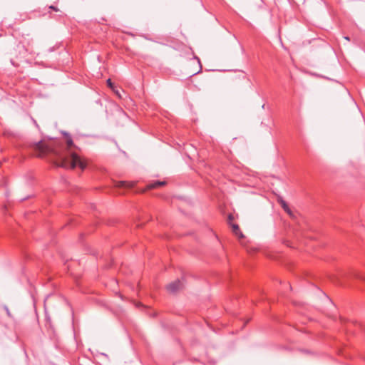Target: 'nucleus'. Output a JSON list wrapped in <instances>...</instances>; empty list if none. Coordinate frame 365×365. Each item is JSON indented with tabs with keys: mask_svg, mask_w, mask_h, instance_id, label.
<instances>
[{
	"mask_svg": "<svg viewBox=\"0 0 365 365\" xmlns=\"http://www.w3.org/2000/svg\"><path fill=\"white\" fill-rule=\"evenodd\" d=\"M182 282L180 279H177L167 286V289L170 293H175L182 287Z\"/></svg>",
	"mask_w": 365,
	"mask_h": 365,
	"instance_id": "obj_3",
	"label": "nucleus"
},
{
	"mask_svg": "<svg viewBox=\"0 0 365 365\" xmlns=\"http://www.w3.org/2000/svg\"><path fill=\"white\" fill-rule=\"evenodd\" d=\"M32 149L36 153V155L39 158H42L49 150L48 147L42 141L34 143L32 145Z\"/></svg>",
	"mask_w": 365,
	"mask_h": 365,
	"instance_id": "obj_2",
	"label": "nucleus"
},
{
	"mask_svg": "<svg viewBox=\"0 0 365 365\" xmlns=\"http://www.w3.org/2000/svg\"><path fill=\"white\" fill-rule=\"evenodd\" d=\"M344 38L346 40V41H350V38L349 36H344Z\"/></svg>",
	"mask_w": 365,
	"mask_h": 365,
	"instance_id": "obj_13",
	"label": "nucleus"
},
{
	"mask_svg": "<svg viewBox=\"0 0 365 365\" xmlns=\"http://www.w3.org/2000/svg\"><path fill=\"white\" fill-rule=\"evenodd\" d=\"M6 313L9 316L10 315V312H9V310L7 307H6Z\"/></svg>",
	"mask_w": 365,
	"mask_h": 365,
	"instance_id": "obj_11",
	"label": "nucleus"
},
{
	"mask_svg": "<svg viewBox=\"0 0 365 365\" xmlns=\"http://www.w3.org/2000/svg\"><path fill=\"white\" fill-rule=\"evenodd\" d=\"M49 8H50V9H53V10H54V11H57L58 10V9L56 7H55L54 6H51Z\"/></svg>",
	"mask_w": 365,
	"mask_h": 365,
	"instance_id": "obj_10",
	"label": "nucleus"
},
{
	"mask_svg": "<svg viewBox=\"0 0 365 365\" xmlns=\"http://www.w3.org/2000/svg\"><path fill=\"white\" fill-rule=\"evenodd\" d=\"M134 185V182L128 181H118L116 182L115 186L117 187H131Z\"/></svg>",
	"mask_w": 365,
	"mask_h": 365,
	"instance_id": "obj_5",
	"label": "nucleus"
},
{
	"mask_svg": "<svg viewBox=\"0 0 365 365\" xmlns=\"http://www.w3.org/2000/svg\"><path fill=\"white\" fill-rule=\"evenodd\" d=\"M278 202L281 205L283 210L292 218L295 217V215L290 210L287 202L281 197H279L277 199Z\"/></svg>",
	"mask_w": 365,
	"mask_h": 365,
	"instance_id": "obj_4",
	"label": "nucleus"
},
{
	"mask_svg": "<svg viewBox=\"0 0 365 365\" xmlns=\"http://www.w3.org/2000/svg\"><path fill=\"white\" fill-rule=\"evenodd\" d=\"M230 225H231V227L232 228L233 233L236 236H237L240 238H243L244 237V235H243L242 232L240 230V227H239L238 225H237V224H231Z\"/></svg>",
	"mask_w": 365,
	"mask_h": 365,
	"instance_id": "obj_6",
	"label": "nucleus"
},
{
	"mask_svg": "<svg viewBox=\"0 0 365 365\" xmlns=\"http://www.w3.org/2000/svg\"><path fill=\"white\" fill-rule=\"evenodd\" d=\"M67 149L64 153L59 155L57 166L64 168L73 169L76 167L84 170L86 167V163L73 151L72 148L74 146L73 142L71 138L66 140Z\"/></svg>",
	"mask_w": 365,
	"mask_h": 365,
	"instance_id": "obj_1",
	"label": "nucleus"
},
{
	"mask_svg": "<svg viewBox=\"0 0 365 365\" xmlns=\"http://www.w3.org/2000/svg\"><path fill=\"white\" fill-rule=\"evenodd\" d=\"M53 50H54V47H51V48H50L48 49V51H49V52H51V51H53Z\"/></svg>",
	"mask_w": 365,
	"mask_h": 365,
	"instance_id": "obj_12",
	"label": "nucleus"
},
{
	"mask_svg": "<svg viewBox=\"0 0 365 365\" xmlns=\"http://www.w3.org/2000/svg\"><path fill=\"white\" fill-rule=\"evenodd\" d=\"M165 184H166L165 181L157 180V181H155L154 182L148 184L147 185V187H148V189H153V188H156V187L165 185Z\"/></svg>",
	"mask_w": 365,
	"mask_h": 365,
	"instance_id": "obj_7",
	"label": "nucleus"
},
{
	"mask_svg": "<svg viewBox=\"0 0 365 365\" xmlns=\"http://www.w3.org/2000/svg\"><path fill=\"white\" fill-rule=\"evenodd\" d=\"M233 219H234L233 216L231 214H230L228 215V218H227V222L230 225H231V222L233 220Z\"/></svg>",
	"mask_w": 365,
	"mask_h": 365,
	"instance_id": "obj_9",
	"label": "nucleus"
},
{
	"mask_svg": "<svg viewBox=\"0 0 365 365\" xmlns=\"http://www.w3.org/2000/svg\"><path fill=\"white\" fill-rule=\"evenodd\" d=\"M34 123L36 124V126H38L37 123H36V120H34Z\"/></svg>",
	"mask_w": 365,
	"mask_h": 365,
	"instance_id": "obj_14",
	"label": "nucleus"
},
{
	"mask_svg": "<svg viewBox=\"0 0 365 365\" xmlns=\"http://www.w3.org/2000/svg\"><path fill=\"white\" fill-rule=\"evenodd\" d=\"M106 83H107V86H108L109 88H110L113 89V88H114V84L113 83V82L111 81V80H110V78L107 80Z\"/></svg>",
	"mask_w": 365,
	"mask_h": 365,
	"instance_id": "obj_8",
	"label": "nucleus"
}]
</instances>
